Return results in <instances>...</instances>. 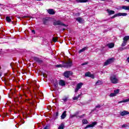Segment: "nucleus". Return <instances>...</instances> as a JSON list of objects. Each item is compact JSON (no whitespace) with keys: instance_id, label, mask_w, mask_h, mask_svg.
<instances>
[{"instance_id":"f257e3e1","label":"nucleus","mask_w":129,"mask_h":129,"mask_svg":"<svg viewBox=\"0 0 129 129\" xmlns=\"http://www.w3.org/2000/svg\"><path fill=\"white\" fill-rule=\"evenodd\" d=\"M71 66H72V61L68 60L67 61H63L62 64L56 65V67L57 68H61L62 67H64V68H69V67H71Z\"/></svg>"},{"instance_id":"f03ea898","label":"nucleus","mask_w":129,"mask_h":129,"mask_svg":"<svg viewBox=\"0 0 129 129\" xmlns=\"http://www.w3.org/2000/svg\"><path fill=\"white\" fill-rule=\"evenodd\" d=\"M110 82L113 84H116V83H118V79L116 78V76L113 75L110 76Z\"/></svg>"},{"instance_id":"7ed1b4c3","label":"nucleus","mask_w":129,"mask_h":129,"mask_svg":"<svg viewBox=\"0 0 129 129\" xmlns=\"http://www.w3.org/2000/svg\"><path fill=\"white\" fill-rule=\"evenodd\" d=\"M114 61V58H111L107 59L104 63V66H107V65H109L111 63H112Z\"/></svg>"},{"instance_id":"20e7f679","label":"nucleus","mask_w":129,"mask_h":129,"mask_svg":"<svg viewBox=\"0 0 129 129\" xmlns=\"http://www.w3.org/2000/svg\"><path fill=\"white\" fill-rule=\"evenodd\" d=\"M54 26H64V27L66 26V25L62 23L60 21H56L53 22Z\"/></svg>"},{"instance_id":"39448f33","label":"nucleus","mask_w":129,"mask_h":129,"mask_svg":"<svg viewBox=\"0 0 129 129\" xmlns=\"http://www.w3.org/2000/svg\"><path fill=\"white\" fill-rule=\"evenodd\" d=\"M73 73L71 71H67L65 72L63 74V75L64 77H66L67 78H69V77L71 76Z\"/></svg>"},{"instance_id":"423d86ee","label":"nucleus","mask_w":129,"mask_h":129,"mask_svg":"<svg viewBox=\"0 0 129 129\" xmlns=\"http://www.w3.org/2000/svg\"><path fill=\"white\" fill-rule=\"evenodd\" d=\"M82 85H83V83H80L78 84L75 90V92H77L78 90H79V89H80V88L82 87Z\"/></svg>"},{"instance_id":"0eeeda50","label":"nucleus","mask_w":129,"mask_h":129,"mask_svg":"<svg viewBox=\"0 0 129 129\" xmlns=\"http://www.w3.org/2000/svg\"><path fill=\"white\" fill-rule=\"evenodd\" d=\"M97 124V122H93L92 124H89L87 125L86 127H85V128H88V127H93L94 126H95Z\"/></svg>"},{"instance_id":"6e6552de","label":"nucleus","mask_w":129,"mask_h":129,"mask_svg":"<svg viewBox=\"0 0 129 129\" xmlns=\"http://www.w3.org/2000/svg\"><path fill=\"white\" fill-rule=\"evenodd\" d=\"M120 114L121 116H124V115H127V114H129V112L127 111H122L120 112Z\"/></svg>"},{"instance_id":"1a4fd4ad","label":"nucleus","mask_w":129,"mask_h":129,"mask_svg":"<svg viewBox=\"0 0 129 129\" xmlns=\"http://www.w3.org/2000/svg\"><path fill=\"white\" fill-rule=\"evenodd\" d=\"M106 11L107 12V13L109 16H110L111 15H114V14L115 13L114 11H113L112 10H110L109 9H107L106 10Z\"/></svg>"},{"instance_id":"9d476101","label":"nucleus","mask_w":129,"mask_h":129,"mask_svg":"<svg viewBox=\"0 0 129 129\" xmlns=\"http://www.w3.org/2000/svg\"><path fill=\"white\" fill-rule=\"evenodd\" d=\"M47 12L49 15H55V12L53 9H48L47 10Z\"/></svg>"},{"instance_id":"9b49d317","label":"nucleus","mask_w":129,"mask_h":129,"mask_svg":"<svg viewBox=\"0 0 129 129\" xmlns=\"http://www.w3.org/2000/svg\"><path fill=\"white\" fill-rule=\"evenodd\" d=\"M67 111H64L61 115V119H64L66 116H67V114H66Z\"/></svg>"},{"instance_id":"f8f14e48","label":"nucleus","mask_w":129,"mask_h":129,"mask_svg":"<svg viewBox=\"0 0 129 129\" xmlns=\"http://www.w3.org/2000/svg\"><path fill=\"white\" fill-rule=\"evenodd\" d=\"M107 47L109 48L110 49L111 48H113L114 47V43H108L107 44Z\"/></svg>"},{"instance_id":"ddd939ff","label":"nucleus","mask_w":129,"mask_h":129,"mask_svg":"<svg viewBox=\"0 0 129 129\" xmlns=\"http://www.w3.org/2000/svg\"><path fill=\"white\" fill-rule=\"evenodd\" d=\"M59 85H60V86H65V82L62 80H60L59 82Z\"/></svg>"},{"instance_id":"4468645a","label":"nucleus","mask_w":129,"mask_h":129,"mask_svg":"<svg viewBox=\"0 0 129 129\" xmlns=\"http://www.w3.org/2000/svg\"><path fill=\"white\" fill-rule=\"evenodd\" d=\"M87 49H88V47H85L83 48L82 49L80 50L79 51V53H82V52H84L85 51H86V50H87Z\"/></svg>"},{"instance_id":"2eb2a0df","label":"nucleus","mask_w":129,"mask_h":129,"mask_svg":"<svg viewBox=\"0 0 129 129\" xmlns=\"http://www.w3.org/2000/svg\"><path fill=\"white\" fill-rule=\"evenodd\" d=\"M34 59L35 61H36V62H38V63H41L42 62V60L40 59V58H38V57H34Z\"/></svg>"},{"instance_id":"dca6fc26","label":"nucleus","mask_w":129,"mask_h":129,"mask_svg":"<svg viewBox=\"0 0 129 129\" xmlns=\"http://www.w3.org/2000/svg\"><path fill=\"white\" fill-rule=\"evenodd\" d=\"M123 40L124 42H126V43H127L128 40H129V36H125L123 38Z\"/></svg>"},{"instance_id":"f3484780","label":"nucleus","mask_w":129,"mask_h":129,"mask_svg":"<svg viewBox=\"0 0 129 129\" xmlns=\"http://www.w3.org/2000/svg\"><path fill=\"white\" fill-rule=\"evenodd\" d=\"M128 101H129V98L126 99L125 100H122V101H120L118 102V103L119 104V103H122L123 102H128Z\"/></svg>"},{"instance_id":"a211bd4d","label":"nucleus","mask_w":129,"mask_h":129,"mask_svg":"<svg viewBox=\"0 0 129 129\" xmlns=\"http://www.w3.org/2000/svg\"><path fill=\"white\" fill-rule=\"evenodd\" d=\"M119 17H125V16L127 15V14L126 13H118Z\"/></svg>"},{"instance_id":"6ab92c4d","label":"nucleus","mask_w":129,"mask_h":129,"mask_svg":"<svg viewBox=\"0 0 129 129\" xmlns=\"http://www.w3.org/2000/svg\"><path fill=\"white\" fill-rule=\"evenodd\" d=\"M122 9L123 10H125L126 11H128L129 10V6H124L122 7Z\"/></svg>"},{"instance_id":"aec40b11","label":"nucleus","mask_w":129,"mask_h":129,"mask_svg":"<svg viewBox=\"0 0 129 129\" xmlns=\"http://www.w3.org/2000/svg\"><path fill=\"white\" fill-rule=\"evenodd\" d=\"M76 20L79 23H82V18L81 17H78L76 19Z\"/></svg>"},{"instance_id":"412c9836","label":"nucleus","mask_w":129,"mask_h":129,"mask_svg":"<svg viewBox=\"0 0 129 129\" xmlns=\"http://www.w3.org/2000/svg\"><path fill=\"white\" fill-rule=\"evenodd\" d=\"M91 75V73H90V72H87L85 73V76H86V77H90Z\"/></svg>"},{"instance_id":"4be33fe9","label":"nucleus","mask_w":129,"mask_h":129,"mask_svg":"<svg viewBox=\"0 0 129 129\" xmlns=\"http://www.w3.org/2000/svg\"><path fill=\"white\" fill-rule=\"evenodd\" d=\"M102 84V82H101L100 80H98L96 83V85H101Z\"/></svg>"},{"instance_id":"5701e85b","label":"nucleus","mask_w":129,"mask_h":129,"mask_svg":"<svg viewBox=\"0 0 129 129\" xmlns=\"http://www.w3.org/2000/svg\"><path fill=\"white\" fill-rule=\"evenodd\" d=\"M83 124H87L88 123V121L86 119H83L82 120Z\"/></svg>"},{"instance_id":"b1692460","label":"nucleus","mask_w":129,"mask_h":129,"mask_svg":"<svg viewBox=\"0 0 129 129\" xmlns=\"http://www.w3.org/2000/svg\"><path fill=\"white\" fill-rule=\"evenodd\" d=\"M58 129H64V124L61 123L58 127Z\"/></svg>"},{"instance_id":"393cba45","label":"nucleus","mask_w":129,"mask_h":129,"mask_svg":"<svg viewBox=\"0 0 129 129\" xmlns=\"http://www.w3.org/2000/svg\"><path fill=\"white\" fill-rule=\"evenodd\" d=\"M6 21L8 22V23H10L12 22V19L10 18L9 17H6Z\"/></svg>"},{"instance_id":"a878e982","label":"nucleus","mask_w":129,"mask_h":129,"mask_svg":"<svg viewBox=\"0 0 129 129\" xmlns=\"http://www.w3.org/2000/svg\"><path fill=\"white\" fill-rule=\"evenodd\" d=\"M81 96V94L79 95L77 97H75L73 98V100H77Z\"/></svg>"},{"instance_id":"bb28decb","label":"nucleus","mask_w":129,"mask_h":129,"mask_svg":"<svg viewBox=\"0 0 129 129\" xmlns=\"http://www.w3.org/2000/svg\"><path fill=\"white\" fill-rule=\"evenodd\" d=\"M109 96L110 97H114V96H116V95L114 93H111L110 94Z\"/></svg>"},{"instance_id":"cd10ccee","label":"nucleus","mask_w":129,"mask_h":129,"mask_svg":"<svg viewBox=\"0 0 129 129\" xmlns=\"http://www.w3.org/2000/svg\"><path fill=\"white\" fill-rule=\"evenodd\" d=\"M114 93H115V95H116V94H118V93H119V89H117L116 90H114Z\"/></svg>"},{"instance_id":"c85d7f7f","label":"nucleus","mask_w":129,"mask_h":129,"mask_svg":"<svg viewBox=\"0 0 129 129\" xmlns=\"http://www.w3.org/2000/svg\"><path fill=\"white\" fill-rule=\"evenodd\" d=\"M88 0H79V3H87Z\"/></svg>"},{"instance_id":"c756f323","label":"nucleus","mask_w":129,"mask_h":129,"mask_svg":"<svg viewBox=\"0 0 129 129\" xmlns=\"http://www.w3.org/2000/svg\"><path fill=\"white\" fill-rule=\"evenodd\" d=\"M128 127V124H124L121 125V127L122 128H123L124 127Z\"/></svg>"},{"instance_id":"7c9ffc66","label":"nucleus","mask_w":129,"mask_h":129,"mask_svg":"<svg viewBox=\"0 0 129 129\" xmlns=\"http://www.w3.org/2000/svg\"><path fill=\"white\" fill-rule=\"evenodd\" d=\"M116 17H119L118 13L117 14H115L113 17L111 18V19H114V18H116Z\"/></svg>"},{"instance_id":"2f4dec72","label":"nucleus","mask_w":129,"mask_h":129,"mask_svg":"<svg viewBox=\"0 0 129 129\" xmlns=\"http://www.w3.org/2000/svg\"><path fill=\"white\" fill-rule=\"evenodd\" d=\"M126 44V42L125 41H123L121 44L122 47H124V46H125Z\"/></svg>"},{"instance_id":"473e14b6","label":"nucleus","mask_w":129,"mask_h":129,"mask_svg":"<svg viewBox=\"0 0 129 129\" xmlns=\"http://www.w3.org/2000/svg\"><path fill=\"white\" fill-rule=\"evenodd\" d=\"M52 40H53V42H57V37H53L52 38Z\"/></svg>"},{"instance_id":"72a5a7b5","label":"nucleus","mask_w":129,"mask_h":129,"mask_svg":"<svg viewBox=\"0 0 129 129\" xmlns=\"http://www.w3.org/2000/svg\"><path fill=\"white\" fill-rule=\"evenodd\" d=\"M90 77H91V78H92V79H94V75L93 74H91Z\"/></svg>"},{"instance_id":"f704fd0d","label":"nucleus","mask_w":129,"mask_h":129,"mask_svg":"<svg viewBox=\"0 0 129 129\" xmlns=\"http://www.w3.org/2000/svg\"><path fill=\"white\" fill-rule=\"evenodd\" d=\"M68 100V97H65L62 99V100H63V101H67Z\"/></svg>"},{"instance_id":"c9c22d12","label":"nucleus","mask_w":129,"mask_h":129,"mask_svg":"<svg viewBox=\"0 0 129 129\" xmlns=\"http://www.w3.org/2000/svg\"><path fill=\"white\" fill-rule=\"evenodd\" d=\"M101 107V105L100 104H98L97 106H96V108H100Z\"/></svg>"},{"instance_id":"e433bc0d","label":"nucleus","mask_w":129,"mask_h":129,"mask_svg":"<svg viewBox=\"0 0 129 129\" xmlns=\"http://www.w3.org/2000/svg\"><path fill=\"white\" fill-rule=\"evenodd\" d=\"M76 116V114H74V115H71L70 117H71V118H73V117Z\"/></svg>"},{"instance_id":"4c0bfd02","label":"nucleus","mask_w":129,"mask_h":129,"mask_svg":"<svg viewBox=\"0 0 129 129\" xmlns=\"http://www.w3.org/2000/svg\"><path fill=\"white\" fill-rule=\"evenodd\" d=\"M80 15V14L79 13H77V14H75V16H76V17H79Z\"/></svg>"},{"instance_id":"58836bf2","label":"nucleus","mask_w":129,"mask_h":129,"mask_svg":"<svg viewBox=\"0 0 129 129\" xmlns=\"http://www.w3.org/2000/svg\"><path fill=\"white\" fill-rule=\"evenodd\" d=\"M23 18H30V16H24L23 17H22Z\"/></svg>"},{"instance_id":"ea45409f","label":"nucleus","mask_w":129,"mask_h":129,"mask_svg":"<svg viewBox=\"0 0 129 129\" xmlns=\"http://www.w3.org/2000/svg\"><path fill=\"white\" fill-rule=\"evenodd\" d=\"M84 114H83L82 115L79 116V117H80V118H82V117L84 116Z\"/></svg>"},{"instance_id":"a19ab883","label":"nucleus","mask_w":129,"mask_h":129,"mask_svg":"<svg viewBox=\"0 0 129 129\" xmlns=\"http://www.w3.org/2000/svg\"><path fill=\"white\" fill-rule=\"evenodd\" d=\"M87 64H88V62H85L82 64V65L83 66L84 65H87Z\"/></svg>"},{"instance_id":"79ce46f5","label":"nucleus","mask_w":129,"mask_h":129,"mask_svg":"<svg viewBox=\"0 0 129 129\" xmlns=\"http://www.w3.org/2000/svg\"><path fill=\"white\" fill-rule=\"evenodd\" d=\"M43 77H45V78H47V75L43 74Z\"/></svg>"},{"instance_id":"37998d69","label":"nucleus","mask_w":129,"mask_h":129,"mask_svg":"<svg viewBox=\"0 0 129 129\" xmlns=\"http://www.w3.org/2000/svg\"><path fill=\"white\" fill-rule=\"evenodd\" d=\"M33 91L35 92V86H33Z\"/></svg>"},{"instance_id":"c03bdc74","label":"nucleus","mask_w":129,"mask_h":129,"mask_svg":"<svg viewBox=\"0 0 129 129\" xmlns=\"http://www.w3.org/2000/svg\"><path fill=\"white\" fill-rule=\"evenodd\" d=\"M32 33H33V34H35V30H32Z\"/></svg>"},{"instance_id":"a18cd8bd","label":"nucleus","mask_w":129,"mask_h":129,"mask_svg":"<svg viewBox=\"0 0 129 129\" xmlns=\"http://www.w3.org/2000/svg\"><path fill=\"white\" fill-rule=\"evenodd\" d=\"M58 112H56V113H55V116H58Z\"/></svg>"},{"instance_id":"49530a36","label":"nucleus","mask_w":129,"mask_h":129,"mask_svg":"<svg viewBox=\"0 0 129 129\" xmlns=\"http://www.w3.org/2000/svg\"><path fill=\"white\" fill-rule=\"evenodd\" d=\"M54 86H55V87H57V86H58V85H57V84H54Z\"/></svg>"},{"instance_id":"de8ad7c7","label":"nucleus","mask_w":129,"mask_h":129,"mask_svg":"<svg viewBox=\"0 0 129 129\" xmlns=\"http://www.w3.org/2000/svg\"><path fill=\"white\" fill-rule=\"evenodd\" d=\"M44 129H48V126H46Z\"/></svg>"},{"instance_id":"09e8293b","label":"nucleus","mask_w":129,"mask_h":129,"mask_svg":"<svg viewBox=\"0 0 129 129\" xmlns=\"http://www.w3.org/2000/svg\"><path fill=\"white\" fill-rule=\"evenodd\" d=\"M127 61H128V62H129V57H127Z\"/></svg>"},{"instance_id":"8fccbe9b","label":"nucleus","mask_w":129,"mask_h":129,"mask_svg":"<svg viewBox=\"0 0 129 129\" xmlns=\"http://www.w3.org/2000/svg\"><path fill=\"white\" fill-rule=\"evenodd\" d=\"M126 1V2H127L128 3H129V0H125Z\"/></svg>"},{"instance_id":"3c124183","label":"nucleus","mask_w":129,"mask_h":129,"mask_svg":"<svg viewBox=\"0 0 129 129\" xmlns=\"http://www.w3.org/2000/svg\"><path fill=\"white\" fill-rule=\"evenodd\" d=\"M28 91H31V90L30 89H28Z\"/></svg>"},{"instance_id":"603ef678","label":"nucleus","mask_w":129,"mask_h":129,"mask_svg":"<svg viewBox=\"0 0 129 129\" xmlns=\"http://www.w3.org/2000/svg\"><path fill=\"white\" fill-rule=\"evenodd\" d=\"M34 85L36 86V82L34 83Z\"/></svg>"},{"instance_id":"864d4df0","label":"nucleus","mask_w":129,"mask_h":129,"mask_svg":"<svg viewBox=\"0 0 129 129\" xmlns=\"http://www.w3.org/2000/svg\"><path fill=\"white\" fill-rule=\"evenodd\" d=\"M29 103H32V102H29Z\"/></svg>"},{"instance_id":"5fc2aeb1","label":"nucleus","mask_w":129,"mask_h":129,"mask_svg":"<svg viewBox=\"0 0 129 129\" xmlns=\"http://www.w3.org/2000/svg\"><path fill=\"white\" fill-rule=\"evenodd\" d=\"M1 76H2V75L0 74V77H1Z\"/></svg>"},{"instance_id":"6e6d98bb","label":"nucleus","mask_w":129,"mask_h":129,"mask_svg":"<svg viewBox=\"0 0 129 129\" xmlns=\"http://www.w3.org/2000/svg\"><path fill=\"white\" fill-rule=\"evenodd\" d=\"M0 6H2V4H0Z\"/></svg>"},{"instance_id":"4d7b16f0","label":"nucleus","mask_w":129,"mask_h":129,"mask_svg":"<svg viewBox=\"0 0 129 129\" xmlns=\"http://www.w3.org/2000/svg\"><path fill=\"white\" fill-rule=\"evenodd\" d=\"M128 126H129V124H128Z\"/></svg>"}]
</instances>
